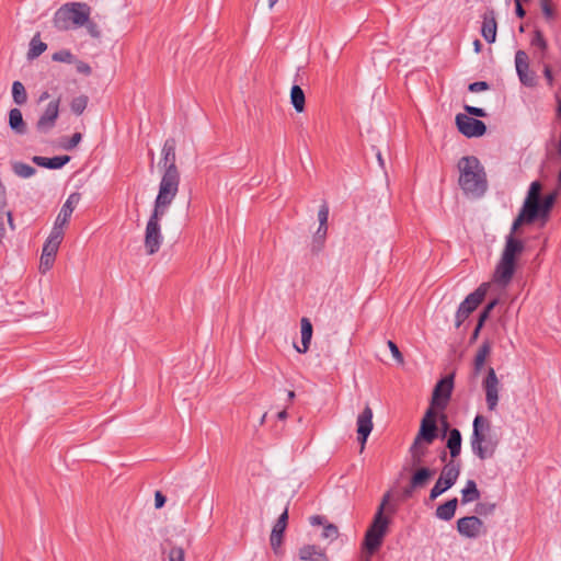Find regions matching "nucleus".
I'll use <instances>...</instances> for the list:
<instances>
[{
  "instance_id": "obj_1",
  "label": "nucleus",
  "mask_w": 561,
  "mask_h": 561,
  "mask_svg": "<svg viewBox=\"0 0 561 561\" xmlns=\"http://www.w3.org/2000/svg\"><path fill=\"white\" fill-rule=\"evenodd\" d=\"M542 185L534 181L528 190L527 196L519 210V214L513 221L510 233L505 239V247L501 259L496 265L493 280L502 287L507 286L515 273L516 259L523 253L525 243L515 237L522 225H529L536 220L547 221L550 211L558 196V190L541 196Z\"/></svg>"
},
{
  "instance_id": "obj_2",
  "label": "nucleus",
  "mask_w": 561,
  "mask_h": 561,
  "mask_svg": "<svg viewBox=\"0 0 561 561\" xmlns=\"http://www.w3.org/2000/svg\"><path fill=\"white\" fill-rule=\"evenodd\" d=\"M500 438L491 422L483 415H477L472 424L470 446L472 453L480 459L492 458L499 446Z\"/></svg>"
},
{
  "instance_id": "obj_3",
  "label": "nucleus",
  "mask_w": 561,
  "mask_h": 561,
  "mask_svg": "<svg viewBox=\"0 0 561 561\" xmlns=\"http://www.w3.org/2000/svg\"><path fill=\"white\" fill-rule=\"evenodd\" d=\"M91 15V7L85 2H67L54 14L53 24L59 31L83 27Z\"/></svg>"
},
{
  "instance_id": "obj_4",
  "label": "nucleus",
  "mask_w": 561,
  "mask_h": 561,
  "mask_svg": "<svg viewBox=\"0 0 561 561\" xmlns=\"http://www.w3.org/2000/svg\"><path fill=\"white\" fill-rule=\"evenodd\" d=\"M179 192L178 178H162L152 214L164 216Z\"/></svg>"
},
{
  "instance_id": "obj_5",
  "label": "nucleus",
  "mask_w": 561,
  "mask_h": 561,
  "mask_svg": "<svg viewBox=\"0 0 561 561\" xmlns=\"http://www.w3.org/2000/svg\"><path fill=\"white\" fill-rule=\"evenodd\" d=\"M387 499L383 500L381 503L378 512L376 513L374 517V522L366 531L364 545L366 549L370 552H374L377 550L382 541V538L386 534L387 526H388V519L383 516V506Z\"/></svg>"
},
{
  "instance_id": "obj_6",
  "label": "nucleus",
  "mask_w": 561,
  "mask_h": 561,
  "mask_svg": "<svg viewBox=\"0 0 561 561\" xmlns=\"http://www.w3.org/2000/svg\"><path fill=\"white\" fill-rule=\"evenodd\" d=\"M459 474L460 465L454 460L447 462L443 467L439 478L430 492V500L433 501L449 490L456 483Z\"/></svg>"
},
{
  "instance_id": "obj_7",
  "label": "nucleus",
  "mask_w": 561,
  "mask_h": 561,
  "mask_svg": "<svg viewBox=\"0 0 561 561\" xmlns=\"http://www.w3.org/2000/svg\"><path fill=\"white\" fill-rule=\"evenodd\" d=\"M163 216L152 214L150 215L145 230L144 245L148 255L156 254L163 242V236L161 232L160 220Z\"/></svg>"
},
{
  "instance_id": "obj_8",
  "label": "nucleus",
  "mask_w": 561,
  "mask_h": 561,
  "mask_svg": "<svg viewBox=\"0 0 561 561\" xmlns=\"http://www.w3.org/2000/svg\"><path fill=\"white\" fill-rule=\"evenodd\" d=\"M489 284H481L473 293L469 294L460 304L456 313V327L459 328L462 322L473 312L484 299Z\"/></svg>"
},
{
  "instance_id": "obj_9",
  "label": "nucleus",
  "mask_w": 561,
  "mask_h": 561,
  "mask_svg": "<svg viewBox=\"0 0 561 561\" xmlns=\"http://www.w3.org/2000/svg\"><path fill=\"white\" fill-rule=\"evenodd\" d=\"M454 388V375H448L440 379L434 387L432 394V405L437 410H445L448 405Z\"/></svg>"
},
{
  "instance_id": "obj_10",
  "label": "nucleus",
  "mask_w": 561,
  "mask_h": 561,
  "mask_svg": "<svg viewBox=\"0 0 561 561\" xmlns=\"http://www.w3.org/2000/svg\"><path fill=\"white\" fill-rule=\"evenodd\" d=\"M456 125L458 130L468 138L480 137L486 130V126L482 121L462 113L456 115Z\"/></svg>"
},
{
  "instance_id": "obj_11",
  "label": "nucleus",
  "mask_w": 561,
  "mask_h": 561,
  "mask_svg": "<svg viewBox=\"0 0 561 561\" xmlns=\"http://www.w3.org/2000/svg\"><path fill=\"white\" fill-rule=\"evenodd\" d=\"M482 388L485 392L486 407L490 411H494L499 403L500 380L494 368L489 367L488 374L482 381Z\"/></svg>"
},
{
  "instance_id": "obj_12",
  "label": "nucleus",
  "mask_w": 561,
  "mask_h": 561,
  "mask_svg": "<svg viewBox=\"0 0 561 561\" xmlns=\"http://www.w3.org/2000/svg\"><path fill=\"white\" fill-rule=\"evenodd\" d=\"M457 530L461 536L474 539L485 533V527L478 516H466L457 520Z\"/></svg>"
},
{
  "instance_id": "obj_13",
  "label": "nucleus",
  "mask_w": 561,
  "mask_h": 561,
  "mask_svg": "<svg viewBox=\"0 0 561 561\" xmlns=\"http://www.w3.org/2000/svg\"><path fill=\"white\" fill-rule=\"evenodd\" d=\"M161 153L162 158L158 164L159 170L163 172V175H176L175 140L173 138H169L164 141Z\"/></svg>"
},
{
  "instance_id": "obj_14",
  "label": "nucleus",
  "mask_w": 561,
  "mask_h": 561,
  "mask_svg": "<svg viewBox=\"0 0 561 561\" xmlns=\"http://www.w3.org/2000/svg\"><path fill=\"white\" fill-rule=\"evenodd\" d=\"M515 67L520 82L526 87L536 85V75L529 69L528 55L524 50L515 54Z\"/></svg>"
},
{
  "instance_id": "obj_15",
  "label": "nucleus",
  "mask_w": 561,
  "mask_h": 561,
  "mask_svg": "<svg viewBox=\"0 0 561 561\" xmlns=\"http://www.w3.org/2000/svg\"><path fill=\"white\" fill-rule=\"evenodd\" d=\"M59 104L60 99L48 103L46 110L36 123V128L39 133L46 134L55 126L59 115Z\"/></svg>"
},
{
  "instance_id": "obj_16",
  "label": "nucleus",
  "mask_w": 561,
  "mask_h": 561,
  "mask_svg": "<svg viewBox=\"0 0 561 561\" xmlns=\"http://www.w3.org/2000/svg\"><path fill=\"white\" fill-rule=\"evenodd\" d=\"M80 198H81V196L79 193H72L69 195V197L67 198L66 203L62 205V207L55 220V224L53 227L54 230L64 232L62 229L68 224L76 206L80 202Z\"/></svg>"
},
{
  "instance_id": "obj_17",
  "label": "nucleus",
  "mask_w": 561,
  "mask_h": 561,
  "mask_svg": "<svg viewBox=\"0 0 561 561\" xmlns=\"http://www.w3.org/2000/svg\"><path fill=\"white\" fill-rule=\"evenodd\" d=\"M459 185L468 197L477 198L484 194L488 187L486 178H458Z\"/></svg>"
},
{
  "instance_id": "obj_18",
  "label": "nucleus",
  "mask_w": 561,
  "mask_h": 561,
  "mask_svg": "<svg viewBox=\"0 0 561 561\" xmlns=\"http://www.w3.org/2000/svg\"><path fill=\"white\" fill-rule=\"evenodd\" d=\"M373 410L369 405H366L363 412L357 416V435L362 449H364L367 438L373 431Z\"/></svg>"
},
{
  "instance_id": "obj_19",
  "label": "nucleus",
  "mask_w": 561,
  "mask_h": 561,
  "mask_svg": "<svg viewBox=\"0 0 561 561\" xmlns=\"http://www.w3.org/2000/svg\"><path fill=\"white\" fill-rule=\"evenodd\" d=\"M435 409L437 408L431 404L421 421L419 432L422 438H437L438 427L436 423L437 413Z\"/></svg>"
},
{
  "instance_id": "obj_20",
  "label": "nucleus",
  "mask_w": 561,
  "mask_h": 561,
  "mask_svg": "<svg viewBox=\"0 0 561 561\" xmlns=\"http://www.w3.org/2000/svg\"><path fill=\"white\" fill-rule=\"evenodd\" d=\"M435 470L427 467H417L410 478L409 486L405 489V494H410L414 490L423 489L427 485L434 477Z\"/></svg>"
},
{
  "instance_id": "obj_21",
  "label": "nucleus",
  "mask_w": 561,
  "mask_h": 561,
  "mask_svg": "<svg viewBox=\"0 0 561 561\" xmlns=\"http://www.w3.org/2000/svg\"><path fill=\"white\" fill-rule=\"evenodd\" d=\"M436 438H422L420 432L416 434L413 444L410 447L412 465L419 467L423 463L427 455V446L431 445Z\"/></svg>"
},
{
  "instance_id": "obj_22",
  "label": "nucleus",
  "mask_w": 561,
  "mask_h": 561,
  "mask_svg": "<svg viewBox=\"0 0 561 561\" xmlns=\"http://www.w3.org/2000/svg\"><path fill=\"white\" fill-rule=\"evenodd\" d=\"M288 522V508L286 507L284 512L279 515L277 522L275 523L272 533H271V547L275 553L278 552L283 541V535L286 530Z\"/></svg>"
},
{
  "instance_id": "obj_23",
  "label": "nucleus",
  "mask_w": 561,
  "mask_h": 561,
  "mask_svg": "<svg viewBox=\"0 0 561 561\" xmlns=\"http://www.w3.org/2000/svg\"><path fill=\"white\" fill-rule=\"evenodd\" d=\"M497 23L495 19V12L489 9L483 14V21L481 26V34L488 43L495 42L496 38Z\"/></svg>"
},
{
  "instance_id": "obj_24",
  "label": "nucleus",
  "mask_w": 561,
  "mask_h": 561,
  "mask_svg": "<svg viewBox=\"0 0 561 561\" xmlns=\"http://www.w3.org/2000/svg\"><path fill=\"white\" fill-rule=\"evenodd\" d=\"M459 175H484V169L479 159L473 156H467L458 162Z\"/></svg>"
},
{
  "instance_id": "obj_25",
  "label": "nucleus",
  "mask_w": 561,
  "mask_h": 561,
  "mask_svg": "<svg viewBox=\"0 0 561 561\" xmlns=\"http://www.w3.org/2000/svg\"><path fill=\"white\" fill-rule=\"evenodd\" d=\"M300 561H329L324 549L317 545H304L298 550Z\"/></svg>"
},
{
  "instance_id": "obj_26",
  "label": "nucleus",
  "mask_w": 561,
  "mask_h": 561,
  "mask_svg": "<svg viewBox=\"0 0 561 561\" xmlns=\"http://www.w3.org/2000/svg\"><path fill=\"white\" fill-rule=\"evenodd\" d=\"M64 239V232L51 229L47 240L44 243L42 253L56 257L59 245Z\"/></svg>"
},
{
  "instance_id": "obj_27",
  "label": "nucleus",
  "mask_w": 561,
  "mask_h": 561,
  "mask_svg": "<svg viewBox=\"0 0 561 561\" xmlns=\"http://www.w3.org/2000/svg\"><path fill=\"white\" fill-rule=\"evenodd\" d=\"M70 160L69 156H56V157H33V162L39 167H45L48 169H59L65 165Z\"/></svg>"
},
{
  "instance_id": "obj_28",
  "label": "nucleus",
  "mask_w": 561,
  "mask_h": 561,
  "mask_svg": "<svg viewBox=\"0 0 561 561\" xmlns=\"http://www.w3.org/2000/svg\"><path fill=\"white\" fill-rule=\"evenodd\" d=\"M9 126L18 135H24L27 131L22 112L16 107L9 112Z\"/></svg>"
},
{
  "instance_id": "obj_29",
  "label": "nucleus",
  "mask_w": 561,
  "mask_h": 561,
  "mask_svg": "<svg viewBox=\"0 0 561 561\" xmlns=\"http://www.w3.org/2000/svg\"><path fill=\"white\" fill-rule=\"evenodd\" d=\"M492 343L485 340L477 351L473 362L474 374L478 375L483 368L486 358L491 354Z\"/></svg>"
},
{
  "instance_id": "obj_30",
  "label": "nucleus",
  "mask_w": 561,
  "mask_h": 561,
  "mask_svg": "<svg viewBox=\"0 0 561 561\" xmlns=\"http://www.w3.org/2000/svg\"><path fill=\"white\" fill-rule=\"evenodd\" d=\"M301 325V345L302 347H299L295 345L297 352L299 353H306L309 350L310 341L312 337V324L308 318H302L300 321Z\"/></svg>"
},
{
  "instance_id": "obj_31",
  "label": "nucleus",
  "mask_w": 561,
  "mask_h": 561,
  "mask_svg": "<svg viewBox=\"0 0 561 561\" xmlns=\"http://www.w3.org/2000/svg\"><path fill=\"white\" fill-rule=\"evenodd\" d=\"M457 505H458L457 497L448 500L447 502H445L444 504L439 505L436 508V512H435L436 517L442 520H446V522L450 520L455 516Z\"/></svg>"
},
{
  "instance_id": "obj_32",
  "label": "nucleus",
  "mask_w": 561,
  "mask_h": 561,
  "mask_svg": "<svg viewBox=\"0 0 561 561\" xmlns=\"http://www.w3.org/2000/svg\"><path fill=\"white\" fill-rule=\"evenodd\" d=\"M461 434L459 430L453 428L449 431L448 439L446 447L449 449L450 456L456 458L460 455L461 451Z\"/></svg>"
},
{
  "instance_id": "obj_33",
  "label": "nucleus",
  "mask_w": 561,
  "mask_h": 561,
  "mask_svg": "<svg viewBox=\"0 0 561 561\" xmlns=\"http://www.w3.org/2000/svg\"><path fill=\"white\" fill-rule=\"evenodd\" d=\"M480 491L473 480H468L465 488L461 490V503L468 504L480 499Z\"/></svg>"
},
{
  "instance_id": "obj_34",
  "label": "nucleus",
  "mask_w": 561,
  "mask_h": 561,
  "mask_svg": "<svg viewBox=\"0 0 561 561\" xmlns=\"http://www.w3.org/2000/svg\"><path fill=\"white\" fill-rule=\"evenodd\" d=\"M290 103L293 104L296 112L301 113L305 111V104H306L305 92L297 84L291 87Z\"/></svg>"
},
{
  "instance_id": "obj_35",
  "label": "nucleus",
  "mask_w": 561,
  "mask_h": 561,
  "mask_svg": "<svg viewBox=\"0 0 561 561\" xmlns=\"http://www.w3.org/2000/svg\"><path fill=\"white\" fill-rule=\"evenodd\" d=\"M47 49V45L39 39V35H35L30 42L27 51L28 59H35Z\"/></svg>"
},
{
  "instance_id": "obj_36",
  "label": "nucleus",
  "mask_w": 561,
  "mask_h": 561,
  "mask_svg": "<svg viewBox=\"0 0 561 561\" xmlns=\"http://www.w3.org/2000/svg\"><path fill=\"white\" fill-rule=\"evenodd\" d=\"M12 98L16 105H23L27 101V93L25 87L20 81L12 83Z\"/></svg>"
},
{
  "instance_id": "obj_37",
  "label": "nucleus",
  "mask_w": 561,
  "mask_h": 561,
  "mask_svg": "<svg viewBox=\"0 0 561 561\" xmlns=\"http://www.w3.org/2000/svg\"><path fill=\"white\" fill-rule=\"evenodd\" d=\"M530 44H531V46H534L540 50L541 57L543 58L547 53L548 43L545 39L543 34L540 30L534 31L533 37L530 39Z\"/></svg>"
},
{
  "instance_id": "obj_38",
  "label": "nucleus",
  "mask_w": 561,
  "mask_h": 561,
  "mask_svg": "<svg viewBox=\"0 0 561 561\" xmlns=\"http://www.w3.org/2000/svg\"><path fill=\"white\" fill-rule=\"evenodd\" d=\"M89 99L87 95H79L72 99L70 103V108L76 115H81L87 108Z\"/></svg>"
},
{
  "instance_id": "obj_39",
  "label": "nucleus",
  "mask_w": 561,
  "mask_h": 561,
  "mask_svg": "<svg viewBox=\"0 0 561 561\" xmlns=\"http://www.w3.org/2000/svg\"><path fill=\"white\" fill-rule=\"evenodd\" d=\"M0 214H5L9 224L12 226L11 211L7 209V190L5 185L0 180Z\"/></svg>"
},
{
  "instance_id": "obj_40",
  "label": "nucleus",
  "mask_w": 561,
  "mask_h": 561,
  "mask_svg": "<svg viewBox=\"0 0 561 561\" xmlns=\"http://www.w3.org/2000/svg\"><path fill=\"white\" fill-rule=\"evenodd\" d=\"M12 170L15 175H33L35 173V169L33 167L22 162H14L12 164Z\"/></svg>"
},
{
  "instance_id": "obj_41",
  "label": "nucleus",
  "mask_w": 561,
  "mask_h": 561,
  "mask_svg": "<svg viewBox=\"0 0 561 561\" xmlns=\"http://www.w3.org/2000/svg\"><path fill=\"white\" fill-rule=\"evenodd\" d=\"M55 259L56 257L53 255L42 253L41 260H39V266H38L39 272L42 274H45L46 272H48L53 267Z\"/></svg>"
},
{
  "instance_id": "obj_42",
  "label": "nucleus",
  "mask_w": 561,
  "mask_h": 561,
  "mask_svg": "<svg viewBox=\"0 0 561 561\" xmlns=\"http://www.w3.org/2000/svg\"><path fill=\"white\" fill-rule=\"evenodd\" d=\"M321 536L323 539L333 541L339 537V529L333 524H325Z\"/></svg>"
},
{
  "instance_id": "obj_43",
  "label": "nucleus",
  "mask_w": 561,
  "mask_h": 561,
  "mask_svg": "<svg viewBox=\"0 0 561 561\" xmlns=\"http://www.w3.org/2000/svg\"><path fill=\"white\" fill-rule=\"evenodd\" d=\"M73 59V55L70 50L62 49L53 55V60L60 61V62H68L70 64Z\"/></svg>"
},
{
  "instance_id": "obj_44",
  "label": "nucleus",
  "mask_w": 561,
  "mask_h": 561,
  "mask_svg": "<svg viewBox=\"0 0 561 561\" xmlns=\"http://www.w3.org/2000/svg\"><path fill=\"white\" fill-rule=\"evenodd\" d=\"M83 26L87 28V32L94 38L100 37L101 32L95 22H93L90 16H88V22L83 24Z\"/></svg>"
},
{
  "instance_id": "obj_45",
  "label": "nucleus",
  "mask_w": 561,
  "mask_h": 561,
  "mask_svg": "<svg viewBox=\"0 0 561 561\" xmlns=\"http://www.w3.org/2000/svg\"><path fill=\"white\" fill-rule=\"evenodd\" d=\"M387 345L397 363L402 365L404 363V359L397 344L392 341H388Z\"/></svg>"
},
{
  "instance_id": "obj_46",
  "label": "nucleus",
  "mask_w": 561,
  "mask_h": 561,
  "mask_svg": "<svg viewBox=\"0 0 561 561\" xmlns=\"http://www.w3.org/2000/svg\"><path fill=\"white\" fill-rule=\"evenodd\" d=\"M184 549L181 547H173L169 552V561H184Z\"/></svg>"
},
{
  "instance_id": "obj_47",
  "label": "nucleus",
  "mask_w": 561,
  "mask_h": 561,
  "mask_svg": "<svg viewBox=\"0 0 561 561\" xmlns=\"http://www.w3.org/2000/svg\"><path fill=\"white\" fill-rule=\"evenodd\" d=\"M542 14L547 21H551L556 18V9L553 3L550 2L548 4L540 5Z\"/></svg>"
},
{
  "instance_id": "obj_48",
  "label": "nucleus",
  "mask_w": 561,
  "mask_h": 561,
  "mask_svg": "<svg viewBox=\"0 0 561 561\" xmlns=\"http://www.w3.org/2000/svg\"><path fill=\"white\" fill-rule=\"evenodd\" d=\"M328 218H329V207L325 203H323L320 206V209L318 211L319 225H321L323 227H324V225H328Z\"/></svg>"
},
{
  "instance_id": "obj_49",
  "label": "nucleus",
  "mask_w": 561,
  "mask_h": 561,
  "mask_svg": "<svg viewBox=\"0 0 561 561\" xmlns=\"http://www.w3.org/2000/svg\"><path fill=\"white\" fill-rule=\"evenodd\" d=\"M494 508H495V504L479 503L476 506V512L480 515H488V514L493 513Z\"/></svg>"
},
{
  "instance_id": "obj_50",
  "label": "nucleus",
  "mask_w": 561,
  "mask_h": 561,
  "mask_svg": "<svg viewBox=\"0 0 561 561\" xmlns=\"http://www.w3.org/2000/svg\"><path fill=\"white\" fill-rule=\"evenodd\" d=\"M489 83L485 81H477L473 83H470L468 89L470 92L477 93L489 90Z\"/></svg>"
},
{
  "instance_id": "obj_51",
  "label": "nucleus",
  "mask_w": 561,
  "mask_h": 561,
  "mask_svg": "<svg viewBox=\"0 0 561 561\" xmlns=\"http://www.w3.org/2000/svg\"><path fill=\"white\" fill-rule=\"evenodd\" d=\"M465 111L469 115H472V116H476V117H485L486 116L485 111L483 108H481V107H476V106H471V105H465Z\"/></svg>"
},
{
  "instance_id": "obj_52",
  "label": "nucleus",
  "mask_w": 561,
  "mask_h": 561,
  "mask_svg": "<svg viewBox=\"0 0 561 561\" xmlns=\"http://www.w3.org/2000/svg\"><path fill=\"white\" fill-rule=\"evenodd\" d=\"M81 138L82 136L80 133H75L69 139L68 144L65 146L66 149L75 148L81 141Z\"/></svg>"
},
{
  "instance_id": "obj_53",
  "label": "nucleus",
  "mask_w": 561,
  "mask_h": 561,
  "mask_svg": "<svg viewBox=\"0 0 561 561\" xmlns=\"http://www.w3.org/2000/svg\"><path fill=\"white\" fill-rule=\"evenodd\" d=\"M77 71L80 72V73L89 76V75H91L92 69H91V67L87 62L79 61L77 64Z\"/></svg>"
},
{
  "instance_id": "obj_54",
  "label": "nucleus",
  "mask_w": 561,
  "mask_h": 561,
  "mask_svg": "<svg viewBox=\"0 0 561 561\" xmlns=\"http://www.w3.org/2000/svg\"><path fill=\"white\" fill-rule=\"evenodd\" d=\"M165 503V496L160 492L157 491L154 494V506L157 508H161Z\"/></svg>"
},
{
  "instance_id": "obj_55",
  "label": "nucleus",
  "mask_w": 561,
  "mask_h": 561,
  "mask_svg": "<svg viewBox=\"0 0 561 561\" xmlns=\"http://www.w3.org/2000/svg\"><path fill=\"white\" fill-rule=\"evenodd\" d=\"M543 75H545V78H546L548 84L550 87H552V84H553V75H552L551 68L548 65H546L545 68H543Z\"/></svg>"
},
{
  "instance_id": "obj_56",
  "label": "nucleus",
  "mask_w": 561,
  "mask_h": 561,
  "mask_svg": "<svg viewBox=\"0 0 561 561\" xmlns=\"http://www.w3.org/2000/svg\"><path fill=\"white\" fill-rule=\"evenodd\" d=\"M309 520L312 526L324 525L325 522L324 517L320 515H313Z\"/></svg>"
},
{
  "instance_id": "obj_57",
  "label": "nucleus",
  "mask_w": 561,
  "mask_h": 561,
  "mask_svg": "<svg viewBox=\"0 0 561 561\" xmlns=\"http://www.w3.org/2000/svg\"><path fill=\"white\" fill-rule=\"evenodd\" d=\"M515 13L519 19H523L526 15V11L523 8V3L519 1H515Z\"/></svg>"
},
{
  "instance_id": "obj_58",
  "label": "nucleus",
  "mask_w": 561,
  "mask_h": 561,
  "mask_svg": "<svg viewBox=\"0 0 561 561\" xmlns=\"http://www.w3.org/2000/svg\"><path fill=\"white\" fill-rule=\"evenodd\" d=\"M439 421H440V425H442V430H443V436H445L449 428V423L447 421V416L445 414H442L439 416Z\"/></svg>"
},
{
  "instance_id": "obj_59",
  "label": "nucleus",
  "mask_w": 561,
  "mask_h": 561,
  "mask_svg": "<svg viewBox=\"0 0 561 561\" xmlns=\"http://www.w3.org/2000/svg\"><path fill=\"white\" fill-rule=\"evenodd\" d=\"M4 217H7L5 214H0V244L2 243L3 237L5 234Z\"/></svg>"
},
{
  "instance_id": "obj_60",
  "label": "nucleus",
  "mask_w": 561,
  "mask_h": 561,
  "mask_svg": "<svg viewBox=\"0 0 561 561\" xmlns=\"http://www.w3.org/2000/svg\"><path fill=\"white\" fill-rule=\"evenodd\" d=\"M490 316V312H486L484 309L483 311L480 313L479 316V320H478V324H479V328H482L485 320L489 318Z\"/></svg>"
},
{
  "instance_id": "obj_61",
  "label": "nucleus",
  "mask_w": 561,
  "mask_h": 561,
  "mask_svg": "<svg viewBox=\"0 0 561 561\" xmlns=\"http://www.w3.org/2000/svg\"><path fill=\"white\" fill-rule=\"evenodd\" d=\"M327 231H328V225H324V227L319 225V228L317 230V237L324 238L327 234Z\"/></svg>"
},
{
  "instance_id": "obj_62",
  "label": "nucleus",
  "mask_w": 561,
  "mask_h": 561,
  "mask_svg": "<svg viewBox=\"0 0 561 561\" xmlns=\"http://www.w3.org/2000/svg\"><path fill=\"white\" fill-rule=\"evenodd\" d=\"M497 304H499V300H497V299H493L492 301H490V302L484 307V310H485L486 312H491Z\"/></svg>"
},
{
  "instance_id": "obj_63",
  "label": "nucleus",
  "mask_w": 561,
  "mask_h": 561,
  "mask_svg": "<svg viewBox=\"0 0 561 561\" xmlns=\"http://www.w3.org/2000/svg\"><path fill=\"white\" fill-rule=\"evenodd\" d=\"M480 330H481V328H479V324H477V327H476V329H474V331H473V333L471 335V341L477 340V337H478V335L480 333Z\"/></svg>"
},
{
  "instance_id": "obj_64",
  "label": "nucleus",
  "mask_w": 561,
  "mask_h": 561,
  "mask_svg": "<svg viewBox=\"0 0 561 561\" xmlns=\"http://www.w3.org/2000/svg\"><path fill=\"white\" fill-rule=\"evenodd\" d=\"M473 45H474V50H476V53H479V51L481 50V47H482V45H481L480 41H479V39H476V41H474V43H473Z\"/></svg>"
}]
</instances>
